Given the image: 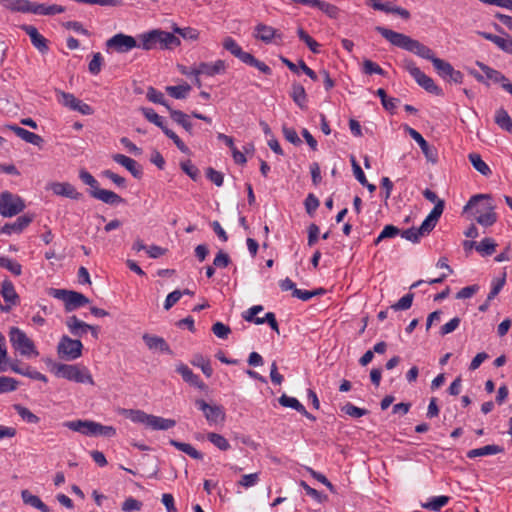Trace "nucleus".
Here are the masks:
<instances>
[{
  "label": "nucleus",
  "instance_id": "f257e3e1",
  "mask_svg": "<svg viewBox=\"0 0 512 512\" xmlns=\"http://www.w3.org/2000/svg\"><path fill=\"white\" fill-rule=\"evenodd\" d=\"M375 30L393 46L412 52L417 56L431 62H433V59H436L432 49L408 35L396 32L383 26H376Z\"/></svg>",
  "mask_w": 512,
  "mask_h": 512
},
{
  "label": "nucleus",
  "instance_id": "f03ea898",
  "mask_svg": "<svg viewBox=\"0 0 512 512\" xmlns=\"http://www.w3.org/2000/svg\"><path fill=\"white\" fill-rule=\"evenodd\" d=\"M119 414L129 419L133 423L142 424L146 428L154 431H165L173 428L176 425V421L170 418H163L153 414H148L143 410L139 409H125L119 410Z\"/></svg>",
  "mask_w": 512,
  "mask_h": 512
},
{
  "label": "nucleus",
  "instance_id": "7ed1b4c3",
  "mask_svg": "<svg viewBox=\"0 0 512 512\" xmlns=\"http://www.w3.org/2000/svg\"><path fill=\"white\" fill-rule=\"evenodd\" d=\"M140 40L139 47L143 50H152L155 48L171 49L181 44L180 39L173 33L161 29H153L138 36Z\"/></svg>",
  "mask_w": 512,
  "mask_h": 512
},
{
  "label": "nucleus",
  "instance_id": "20e7f679",
  "mask_svg": "<svg viewBox=\"0 0 512 512\" xmlns=\"http://www.w3.org/2000/svg\"><path fill=\"white\" fill-rule=\"evenodd\" d=\"M8 336L12 348L20 356L28 359L39 356V351L34 341L22 329L15 326L10 327Z\"/></svg>",
  "mask_w": 512,
  "mask_h": 512
},
{
  "label": "nucleus",
  "instance_id": "39448f33",
  "mask_svg": "<svg viewBox=\"0 0 512 512\" xmlns=\"http://www.w3.org/2000/svg\"><path fill=\"white\" fill-rule=\"evenodd\" d=\"M68 429L85 436L114 437L116 429L113 426L102 425L92 420H73L63 424Z\"/></svg>",
  "mask_w": 512,
  "mask_h": 512
},
{
  "label": "nucleus",
  "instance_id": "423d86ee",
  "mask_svg": "<svg viewBox=\"0 0 512 512\" xmlns=\"http://www.w3.org/2000/svg\"><path fill=\"white\" fill-rule=\"evenodd\" d=\"M52 371L55 376L76 383L94 385V380L89 370L84 366L56 363Z\"/></svg>",
  "mask_w": 512,
  "mask_h": 512
},
{
  "label": "nucleus",
  "instance_id": "0eeeda50",
  "mask_svg": "<svg viewBox=\"0 0 512 512\" xmlns=\"http://www.w3.org/2000/svg\"><path fill=\"white\" fill-rule=\"evenodd\" d=\"M441 207V204H439L436 208H433L419 228L412 227L402 232L400 231V236L413 243L419 242L421 237L429 234L436 226L441 216Z\"/></svg>",
  "mask_w": 512,
  "mask_h": 512
},
{
  "label": "nucleus",
  "instance_id": "6e6552de",
  "mask_svg": "<svg viewBox=\"0 0 512 512\" xmlns=\"http://www.w3.org/2000/svg\"><path fill=\"white\" fill-rule=\"evenodd\" d=\"M50 295L56 299L62 300L67 312H71L79 307L85 306L90 302V300L82 293L71 290L51 289Z\"/></svg>",
  "mask_w": 512,
  "mask_h": 512
},
{
  "label": "nucleus",
  "instance_id": "1a4fd4ad",
  "mask_svg": "<svg viewBox=\"0 0 512 512\" xmlns=\"http://www.w3.org/2000/svg\"><path fill=\"white\" fill-rule=\"evenodd\" d=\"M24 200L17 194L3 191L0 194V214L3 217L11 218L25 209Z\"/></svg>",
  "mask_w": 512,
  "mask_h": 512
},
{
  "label": "nucleus",
  "instance_id": "9d476101",
  "mask_svg": "<svg viewBox=\"0 0 512 512\" xmlns=\"http://www.w3.org/2000/svg\"><path fill=\"white\" fill-rule=\"evenodd\" d=\"M83 344L78 339H72L63 335L57 345V354L59 358L67 361H73L82 356Z\"/></svg>",
  "mask_w": 512,
  "mask_h": 512
},
{
  "label": "nucleus",
  "instance_id": "9b49d317",
  "mask_svg": "<svg viewBox=\"0 0 512 512\" xmlns=\"http://www.w3.org/2000/svg\"><path fill=\"white\" fill-rule=\"evenodd\" d=\"M196 407L202 411L210 426H222L226 419L225 409L219 404H209L203 399L195 401Z\"/></svg>",
  "mask_w": 512,
  "mask_h": 512
},
{
  "label": "nucleus",
  "instance_id": "f8f14e48",
  "mask_svg": "<svg viewBox=\"0 0 512 512\" xmlns=\"http://www.w3.org/2000/svg\"><path fill=\"white\" fill-rule=\"evenodd\" d=\"M405 70L414 78V80L426 91L440 95L442 90L435 84L434 80L422 72L411 60L404 61Z\"/></svg>",
  "mask_w": 512,
  "mask_h": 512
},
{
  "label": "nucleus",
  "instance_id": "ddd939ff",
  "mask_svg": "<svg viewBox=\"0 0 512 512\" xmlns=\"http://www.w3.org/2000/svg\"><path fill=\"white\" fill-rule=\"evenodd\" d=\"M432 64L437 74L443 79L450 80L455 83L462 82L463 74L460 71L455 70L449 62L436 57V59H433Z\"/></svg>",
  "mask_w": 512,
  "mask_h": 512
},
{
  "label": "nucleus",
  "instance_id": "4468645a",
  "mask_svg": "<svg viewBox=\"0 0 512 512\" xmlns=\"http://www.w3.org/2000/svg\"><path fill=\"white\" fill-rule=\"evenodd\" d=\"M106 46L113 48L119 53H126L135 47H139L134 37L123 33H118L107 40Z\"/></svg>",
  "mask_w": 512,
  "mask_h": 512
},
{
  "label": "nucleus",
  "instance_id": "2eb2a0df",
  "mask_svg": "<svg viewBox=\"0 0 512 512\" xmlns=\"http://www.w3.org/2000/svg\"><path fill=\"white\" fill-rule=\"evenodd\" d=\"M253 36L255 39L266 44H269L274 40H282V34L277 29L264 23H258L255 26Z\"/></svg>",
  "mask_w": 512,
  "mask_h": 512
},
{
  "label": "nucleus",
  "instance_id": "dca6fc26",
  "mask_svg": "<svg viewBox=\"0 0 512 512\" xmlns=\"http://www.w3.org/2000/svg\"><path fill=\"white\" fill-rule=\"evenodd\" d=\"M475 215L476 221L484 227L492 226L497 220L494 206L490 202L478 205L475 210Z\"/></svg>",
  "mask_w": 512,
  "mask_h": 512
},
{
  "label": "nucleus",
  "instance_id": "f3484780",
  "mask_svg": "<svg viewBox=\"0 0 512 512\" xmlns=\"http://www.w3.org/2000/svg\"><path fill=\"white\" fill-rule=\"evenodd\" d=\"M48 189L57 196L67 197L73 200H79L82 194L68 182H52L49 184Z\"/></svg>",
  "mask_w": 512,
  "mask_h": 512
},
{
  "label": "nucleus",
  "instance_id": "a211bd4d",
  "mask_svg": "<svg viewBox=\"0 0 512 512\" xmlns=\"http://www.w3.org/2000/svg\"><path fill=\"white\" fill-rule=\"evenodd\" d=\"M405 130L408 132V134L411 136L412 139H414L418 145L420 146L423 154L427 158V160L431 162H436L437 160V151L434 147L430 146L428 142L423 138V136L416 131L415 129L405 126Z\"/></svg>",
  "mask_w": 512,
  "mask_h": 512
},
{
  "label": "nucleus",
  "instance_id": "6ab92c4d",
  "mask_svg": "<svg viewBox=\"0 0 512 512\" xmlns=\"http://www.w3.org/2000/svg\"><path fill=\"white\" fill-rule=\"evenodd\" d=\"M176 371L182 379L191 386L198 388L201 391L207 389V385L200 379V377L193 373V371L184 363H179L176 366Z\"/></svg>",
  "mask_w": 512,
  "mask_h": 512
},
{
  "label": "nucleus",
  "instance_id": "aec40b11",
  "mask_svg": "<svg viewBox=\"0 0 512 512\" xmlns=\"http://www.w3.org/2000/svg\"><path fill=\"white\" fill-rule=\"evenodd\" d=\"M33 214H25L16 219L14 223L5 224L0 233L10 235L12 233H21L33 221Z\"/></svg>",
  "mask_w": 512,
  "mask_h": 512
},
{
  "label": "nucleus",
  "instance_id": "412c9836",
  "mask_svg": "<svg viewBox=\"0 0 512 512\" xmlns=\"http://www.w3.org/2000/svg\"><path fill=\"white\" fill-rule=\"evenodd\" d=\"M89 193L93 198L109 205H118L124 202L123 198L115 192L99 187L96 190H90Z\"/></svg>",
  "mask_w": 512,
  "mask_h": 512
},
{
  "label": "nucleus",
  "instance_id": "4be33fe9",
  "mask_svg": "<svg viewBox=\"0 0 512 512\" xmlns=\"http://www.w3.org/2000/svg\"><path fill=\"white\" fill-rule=\"evenodd\" d=\"M9 367H10L11 371H13L16 374L26 376L33 380H39L44 383H46L48 381L47 377L44 374L40 373L37 370L32 369L30 366H26L24 368L21 367L19 365L18 361H11L9 364Z\"/></svg>",
  "mask_w": 512,
  "mask_h": 512
},
{
  "label": "nucleus",
  "instance_id": "5701e85b",
  "mask_svg": "<svg viewBox=\"0 0 512 512\" xmlns=\"http://www.w3.org/2000/svg\"><path fill=\"white\" fill-rule=\"evenodd\" d=\"M226 70V64L223 60H217L214 63L201 62L198 64V73L200 75L215 76L222 74Z\"/></svg>",
  "mask_w": 512,
  "mask_h": 512
},
{
  "label": "nucleus",
  "instance_id": "b1692460",
  "mask_svg": "<svg viewBox=\"0 0 512 512\" xmlns=\"http://www.w3.org/2000/svg\"><path fill=\"white\" fill-rule=\"evenodd\" d=\"M22 29L30 37L35 48L44 53L48 50L46 39L38 32L37 28L32 25H24Z\"/></svg>",
  "mask_w": 512,
  "mask_h": 512
},
{
  "label": "nucleus",
  "instance_id": "393cba45",
  "mask_svg": "<svg viewBox=\"0 0 512 512\" xmlns=\"http://www.w3.org/2000/svg\"><path fill=\"white\" fill-rule=\"evenodd\" d=\"M65 324L73 336L82 337L89 332V324L78 319L75 315L68 317Z\"/></svg>",
  "mask_w": 512,
  "mask_h": 512
},
{
  "label": "nucleus",
  "instance_id": "a878e982",
  "mask_svg": "<svg viewBox=\"0 0 512 512\" xmlns=\"http://www.w3.org/2000/svg\"><path fill=\"white\" fill-rule=\"evenodd\" d=\"M112 159L119 165L125 167L134 177L138 178L141 176L142 171L134 159L123 154H114L112 155Z\"/></svg>",
  "mask_w": 512,
  "mask_h": 512
},
{
  "label": "nucleus",
  "instance_id": "bb28decb",
  "mask_svg": "<svg viewBox=\"0 0 512 512\" xmlns=\"http://www.w3.org/2000/svg\"><path fill=\"white\" fill-rule=\"evenodd\" d=\"M143 340H144L146 346L150 350H159L161 352L168 353V354L171 353L169 345L166 343V341L162 337L150 335V334H144Z\"/></svg>",
  "mask_w": 512,
  "mask_h": 512
},
{
  "label": "nucleus",
  "instance_id": "cd10ccee",
  "mask_svg": "<svg viewBox=\"0 0 512 512\" xmlns=\"http://www.w3.org/2000/svg\"><path fill=\"white\" fill-rule=\"evenodd\" d=\"M10 129L19 137L21 138L23 141L27 142V143H30V144H33L35 146H41V144L43 143V139L41 136L33 133V132H30L22 127H19V126H16V125H13V126H10Z\"/></svg>",
  "mask_w": 512,
  "mask_h": 512
},
{
  "label": "nucleus",
  "instance_id": "c85d7f7f",
  "mask_svg": "<svg viewBox=\"0 0 512 512\" xmlns=\"http://www.w3.org/2000/svg\"><path fill=\"white\" fill-rule=\"evenodd\" d=\"M21 498L24 504L29 505L41 512H52L51 509L36 495H33L28 490L21 492Z\"/></svg>",
  "mask_w": 512,
  "mask_h": 512
},
{
  "label": "nucleus",
  "instance_id": "c756f323",
  "mask_svg": "<svg viewBox=\"0 0 512 512\" xmlns=\"http://www.w3.org/2000/svg\"><path fill=\"white\" fill-rule=\"evenodd\" d=\"M1 294H2V297L4 298L5 302L8 303L7 306L11 307L13 305L18 304L19 296L16 293L14 285L11 281H9V280L3 281L2 288H1Z\"/></svg>",
  "mask_w": 512,
  "mask_h": 512
},
{
  "label": "nucleus",
  "instance_id": "7c9ffc66",
  "mask_svg": "<svg viewBox=\"0 0 512 512\" xmlns=\"http://www.w3.org/2000/svg\"><path fill=\"white\" fill-rule=\"evenodd\" d=\"M477 66L484 72L486 77L495 82L499 83L504 89V85L509 82V80L499 71L485 65L482 62H477Z\"/></svg>",
  "mask_w": 512,
  "mask_h": 512
},
{
  "label": "nucleus",
  "instance_id": "2f4dec72",
  "mask_svg": "<svg viewBox=\"0 0 512 512\" xmlns=\"http://www.w3.org/2000/svg\"><path fill=\"white\" fill-rule=\"evenodd\" d=\"M503 452V448L499 445H486L480 448L472 449L467 452V457L470 459L488 455H496Z\"/></svg>",
  "mask_w": 512,
  "mask_h": 512
},
{
  "label": "nucleus",
  "instance_id": "473e14b6",
  "mask_svg": "<svg viewBox=\"0 0 512 512\" xmlns=\"http://www.w3.org/2000/svg\"><path fill=\"white\" fill-rule=\"evenodd\" d=\"M223 47L227 51H229L233 56L238 58L240 61H244L246 56L249 54L248 52L243 51L241 46L232 38V37H226L223 40Z\"/></svg>",
  "mask_w": 512,
  "mask_h": 512
},
{
  "label": "nucleus",
  "instance_id": "72a5a7b5",
  "mask_svg": "<svg viewBox=\"0 0 512 512\" xmlns=\"http://www.w3.org/2000/svg\"><path fill=\"white\" fill-rule=\"evenodd\" d=\"M65 11L64 7L60 5H46V4H34L32 7V13L35 15H56L61 14Z\"/></svg>",
  "mask_w": 512,
  "mask_h": 512
},
{
  "label": "nucleus",
  "instance_id": "f704fd0d",
  "mask_svg": "<svg viewBox=\"0 0 512 512\" xmlns=\"http://www.w3.org/2000/svg\"><path fill=\"white\" fill-rule=\"evenodd\" d=\"M168 111L173 121L181 125L188 133H192V123L187 114L180 110L172 109L171 107H168Z\"/></svg>",
  "mask_w": 512,
  "mask_h": 512
},
{
  "label": "nucleus",
  "instance_id": "c9c22d12",
  "mask_svg": "<svg viewBox=\"0 0 512 512\" xmlns=\"http://www.w3.org/2000/svg\"><path fill=\"white\" fill-rule=\"evenodd\" d=\"M494 121L501 129L512 132V119L504 108L495 112Z\"/></svg>",
  "mask_w": 512,
  "mask_h": 512
},
{
  "label": "nucleus",
  "instance_id": "e433bc0d",
  "mask_svg": "<svg viewBox=\"0 0 512 512\" xmlns=\"http://www.w3.org/2000/svg\"><path fill=\"white\" fill-rule=\"evenodd\" d=\"M468 159L475 170H477L483 176H490L492 171L490 167L483 161L478 153H470Z\"/></svg>",
  "mask_w": 512,
  "mask_h": 512
},
{
  "label": "nucleus",
  "instance_id": "4c0bfd02",
  "mask_svg": "<svg viewBox=\"0 0 512 512\" xmlns=\"http://www.w3.org/2000/svg\"><path fill=\"white\" fill-rule=\"evenodd\" d=\"M169 443L174 446L179 451L184 452L185 454L189 455L191 458L200 460L203 458V455L201 452H199L197 449H195L191 444L179 442L176 440L171 439Z\"/></svg>",
  "mask_w": 512,
  "mask_h": 512
},
{
  "label": "nucleus",
  "instance_id": "58836bf2",
  "mask_svg": "<svg viewBox=\"0 0 512 512\" xmlns=\"http://www.w3.org/2000/svg\"><path fill=\"white\" fill-rule=\"evenodd\" d=\"M309 7L319 9L330 18H336L339 13V9L335 5L322 0H312Z\"/></svg>",
  "mask_w": 512,
  "mask_h": 512
},
{
  "label": "nucleus",
  "instance_id": "ea45409f",
  "mask_svg": "<svg viewBox=\"0 0 512 512\" xmlns=\"http://www.w3.org/2000/svg\"><path fill=\"white\" fill-rule=\"evenodd\" d=\"M291 97L293 101L301 108L306 107L307 95L304 87L301 84L294 83L292 85Z\"/></svg>",
  "mask_w": 512,
  "mask_h": 512
},
{
  "label": "nucleus",
  "instance_id": "a19ab883",
  "mask_svg": "<svg viewBox=\"0 0 512 512\" xmlns=\"http://www.w3.org/2000/svg\"><path fill=\"white\" fill-rule=\"evenodd\" d=\"M191 364L200 368L206 377L209 378L212 376L213 369L211 367L210 361L203 357L201 354L194 355L193 359L191 360Z\"/></svg>",
  "mask_w": 512,
  "mask_h": 512
},
{
  "label": "nucleus",
  "instance_id": "79ce46f5",
  "mask_svg": "<svg viewBox=\"0 0 512 512\" xmlns=\"http://www.w3.org/2000/svg\"><path fill=\"white\" fill-rule=\"evenodd\" d=\"M141 112L149 122L158 126L161 130L167 127L164 118L158 115L152 108L143 107Z\"/></svg>",
  "mask_w": 512,
  "mask_h": 512
},
{
  "label": "nucleus",
  "instance_id": "37998d69",
  "mask_svg": "<svg viewBox=\"0 0 512 512\" xmlns=\"http://www.w3.org/2000/svg\"><path fill=\"white\" fill-rule=\"evenodd\" d=\"M496 246L495 241L487 237L482 239L475 248L482 256H489L495 252Z\"/></svg>",
  "mask_w": 512,
  "mask_h": 512
},
{
  "label": "nucleus",
  "instance_id": "c03bdc74",
  "mask_svg": "<svg viewBox=\"0 0 512 512\" xmlns=\"http://www.w3.org/2000/svg\"><path fill=\"white\" fill-rule=\"evenodd\" d=\"M190 91L191 87L186 83L178 86L166 87V92L175 99H185Z\"/></svg>",
  "mask_w": 512,
  "mask_h": 512
},
{
  "label": "nucleus",
  "instance_id": "a18cd8bd",
  "mask_svg": "<svg viewBox=\"0 0 512 512\" xmlns=\"http://www.w3.org/2000/svg\"><path fill=\"white\" fill-rule=\"evenodd\" d=\"M450 498L445 495L435 496L429 499L428 502L422 504L423 508L432 510V511H440L442 507H444Z\"/></svg>",
  "mask_w": 512,
  "mask_h": 512
},
{
  "label": "nucleus",
  "instance_id": "49530a36",
  "mask_svg": "<svg viewBox=\"0 0 512 512\" xmlns=\"http://www.w3.org/2000/svg\"><path fill=\"white\" fill-rule=\"evenodd\" d=\"M207 439L221 451H227L231 447L229 441L221 434L210 432Z\"/></svg>",
  "mask_w": 512,
  "mask_h": 512
},
{
  "label": "nucleus",
  "instance_id": "de8ad7c7",
  "mask_svg": "<svg viewBox=\"0 0 512 512\" xmlns=\"http://www.w3.org/2000/svg\"><path fill=\"white\" fill-rule=\"evenodd\" d=\"M0 266L7 269L15 276H19L22 273L21 264L8 257L0 256Z\"/></svg>",
  "mask_w": 512,
  "mask_h": 512
},
{
  "label": "nucleus",
  "instance_id": "09e8293b",
  "mask_svg": "<svg viewBox=\"0 0 512 512\" xmlns=\"http://www.w3.org/2000/svg\"><path fill=\"white\" fill-rule=\"evenodd\" d=\"M172 29H173L174 33L179 34L184 39L196 41L199 39V36H200V32L197 29L192 28V27L181 28V27H178L177 25H174L172 27Z\"/></svg>",
  "mask_w": 512,
  "mask_h": 512
},
{
  "label": "nucleus",
  "instance_id": "8fccbe9b",
  "mask_svg": "<svg viewBox=\"0 0 512 512\" xmlns=\"http://www.w3.org/2000/svg\"><path fill=\"white\" fill-rule=\"evenodd\" d=\"M243 63H245V64H247L249 66L257 68L263 74L270 75L272 73V70H271V68L268 65H266L262 61H259L258 59H256L250 53L246 56V58L244 59Z\"/></svg>",
  "mask_w": 512,
  "mask_h": 512
},
{
  "label": "nucleus",
  "instance_id": "3c124183",
  "mask_svg": "<svg viewBox=\"0 0 512 512\" xmlns=\"http://www.w3.org/2000/svg\"><path fill=\"white\" fill-rule=\"evenodd\" d=\"M400 235V229L394 225H386L380 232L378 237L374 240V244L378 245L384 239L394 238Z\"/></svg>",
  "mask_w": 512,
  "mask_h": 512
},
{
  "label": "nucleus",
  "instance_id": "603ef678",
  "mask_svg": "<svg viewBox=\"0 0 512 512\" xmlns=\"http://www.w3.org/2000/svg\"><path fill=\"white\" fill-rule=\"evenodd\" d=\"M260 481V474L259 473H251V474H244L241 476L240 480L237 482L238 486H241L245 489H249L251 487L256 486Z\"/></svg>",
  "mask_w": 512,
  "mask_h": 512
},
{
  "label": "nucleus",
  "instance_id": "864d4df0",
  "mask_svg": "<svg viewBox=\"0 0 512 512\" xmlns=\"http://www.w3.org/2000/svg\"><path fill=\"white\" fill-rule=\"evenodd\" d=\"M505 282H506V273H503L500 277L494 278L492 280L491 290L488 294V301H491L499 294V292L505 285Z\"/></svg>",
  "mask_w": 512,
  "mask_h": 512
},
{
  "label": "nucleus",
  "instance_id": "5fc2aeb1",
  "mask_svg": "<svg viewBox=\"0 0 512 512\" xmlns=\"http://www.w3.org/2000/svg\"><path fill=\"white\" fill-rule=\"evenodd\" d=\"M18 387V381L12 377L0 376V394L13 392Z\"/></svg>",
  "mask_w": 512,
  "mask_h": 512
},
{
  "label": "nucleus",
  "instance_id": "6e6d98bb",
  "mask_svg": "<svg viewBox=\"0 0 512 512\" xmlns=\"http://www.w3.org/2000/svg\"><path fill=\"white\" fill-rule=\"evenodd\" d=\"M146 97L152 103L163 105L167 109H168V107H170L168 105L167 101L165 100V97H164L163 93L158 91L157 89H155L153 87H149L148 88L147 93H146Z\"/></svg>",
  "mask_w": 512,
  "mask_h": 512
},
{
  "label": "nucleus",
  "instance_id": "4d7b16f0",
  "mask_svg": "<svg viewBox=\"0 0 512 512\" xmlns=\"http://www.w3.org/2000/svg\"><path fill=\"white\" fill-rule=\"evenodd\" d=\"M57 100H58V102L60 104H62L63 106L69 108L70 110H72L73 107L77 104L79 99L76 98L71 93H67V92H63V91H58L57 92Z\"/></svg>",
  "mask_w": 512,
  "mask_h": 512
},
{
  "label": "nucleus",
  "instance_id": "13d9d810",
  "mask_svg": "<svg viewBox=\"0 0 512 512\" xmlns=\"http://www.w3.org/2000/svg\"><path fill=\"white\" fill-rule=\"evenodd\" d=\"M9 362L8 352L6 346V339L2 333H0V372H5L7 370V365Z\"/></svg>",
  "mask_w": 512,
  "mask_h": 512
},
{
  "label": "nucleus",
  "instance_id": "bf43d9fd",
  "mask_svg": "<svg viewBox=\"0 0 512 512\" xmlns=\"http://www.w3.org/2000/svg\"><path fill=\"white\" fill-rule=\"evenodd\" d=\"M279 403L284 407H289L297 412L304 411V406L299 402V400L295 397L287 396L286 394H283L279 399Z\"/></svg>",
  "mask_w": 512,
  "mask_h": 512
},
{
  "label": "nucleus",
  "instance_id": "052dcab7",
  "mask_svg": "<svg viewBox=\"0 0 512 512\" xmlns=\"http://www.w3.org/2000/svg\"><path fill=\"white\" fill-rule=\"evenodd\" d=\"M103 56L100 52L94 53L88 64V70L92 75H98L103 66Z\"/></svg>",
  "mask_w": 512,
  "mask_h": 512
},
{
  "label": "nucleus",
  "instance_id": "680f3d73",
  "mask_svg": "<svg viewBox=\"0 0 512 512\" xmlns=\"http://www.w3.org/2000/svg\"><path fill=\"white\" fill-rule=\"evenodd\" d=\"M15 410L17 411L18 415L27 423L30 424H37L39 422V417L32 413L28 408L23 407L21 405H16Z\"/></svg>",
  "mask_w": 512,
  "mask_h": 512
},
{
  "label": "nucleus",
  "instance_id": "e2e57ef3",
  "mask_svg": "<svg viewBox=\"0 0 512 512\" xmlns=\"http://www.w3.org/2000/svg\"><path fill=\"white\" fill-rule=\"evenodd\" d=\"M163 133L168 137L170 138L174 144L177 146V148L182 152V153H185V154H188L190 151H189V148L186 146V144L178 137V135L173 132L171 129H169L168 127H165L163 130Z\"/></svg>",
  "mask_w": 512,
  "mask_h": 512
},
{
  "label": "nucleus",
  "instance_id": "0e129e2a",
  "mask_svg": "<svg viewBox=\"0 0 512 512\" xmlns=\"http://www.w3.org/2000/svg\"><path fill=\"white\" fill-rule=\"evenodd\" d=\"M300 485L306 492L308 496H310L312 499H314L318 503H323L327 500V496L322 494L321 492L317 491L316 489L310 487L306 482L301 481Z\"/></svg>",
  "mask_w": 512,
  "mask_h": 512
},
{
  "label": "nucleus",
  "instance_id": "69168bd1",
  "mask_svg": "<svg viewBox=\"0 0 512 512\" xmlns=\"http://www.w3.org/2000/svg\"><path fill=\"white\" fill-rule=\"evenodd\" d=\"M345 414L354 417V418H360L367 414V410L363 408H359L352 403L345 404L341 409Z\"/></svg>",
  "mask_w": 512,
  "mask_h": 512
},
{
  "label": "nucleus",
  "instance_id": "338daca9",
  "mask_svg": "<svg viewBox=\"0 0 512 512\" xmlns=\"http://www.w3.org/2000/svg\"><path fill=\"white\" fill-rule=\"evenodd\" d=\"M413 302V294L408 293L400 298L395 304L391 306V308L395 311L399 310H407L411 307Z\"/></svg>",
  "mask_w": 512,
  "mask_h": 512
},
{
  "label": "nucleus",
  "instance_id": "774afa93",
  "mask_svg": "<svg viewBox=\"0 0 512 512\" xmlns=\"http://www.w3.org/2000/svg\"><path fill=\"white\" fill-rule=\"evenodd\" d=\"M494 44L504 52L512 54V38L497 36Z\"/></svg>",
  "mask_w": 512,
  "mask_h": 512
}]
</instances>
